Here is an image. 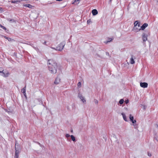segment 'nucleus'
Returning <instances> with one entry per match:
<instances>
[{"label":"nucleus","mask_w":158,"mask_h":158,"mask_svg":"<svg viewBox=\"0 0 158 158\" xmlns=\"http://www.w3.org/2000/svg\"><path fill=\"white\" fill-rule=\"evenodd\" d=\"M48 70L52 74H55L57 72V65L56 62L53 60H49L48 61Z\"/></svg>","instance_id":"nucleus-1"},{"label":"nucleus","mask_w":158,"mask_h":158,"mask_svg":"<svg viewBox=\"0 0 158 158\" xmlns=\"http://www.w3.org/2000/svg\"><path fill=\"white\" fill-rule=\"evenodd\" d=\"M65 44V42L64 41H63L58 45L56 48L53 47H51V48L56 51H61L63 49Z\"/></svg>","instance_id":"nucleus-2"},{"label":"nucleus","mask_w":158,"mask_h":158,"mask_svg":"<svg viewBox=\"0 0 158 158\" xmlns=\"http://www.w3.org/2000/svg\"><path fill=\"white\" fill-rule=\"evenodd\" d=\"M0 75L3 77H7L9 75L10 73L8 71L4 72H3V70L2 71H0Z\"/></svg>","instance_id":"nucleus-3"},{"label":"nucleus","mask_w":158,"mask_h":158,"mask_svg":"<svg viewBox=\"0 0 158 158\" xmlns=\"http://www.w3.org/2000/svg\"><path fill=\"white\" fill-rule=\"evenodd\" d=\"M78 98H80V99L81 100V101L83 103H84L86 102V100L84 97L81 94H80V93H79L78 94Z\"/></svg>","instance_id":"nucleus-4"},{"label":"nucleus","mask_w":158,"mask_h":158,"mask_svg":"<svg viewBox=\"0 0 158 158\" xmlns=\"http://www.w3.org/2000/svg\"><path fill=\"white\" fill-rule=\"evenodd\" d=\"M140 85L141 87L143 88H147L148 86V83L146 82H140Z\"/></svg>","instance_id":"nucleus-5"},{"label":"nucleus","mask_w":158,"mask_h":158,"mask_svg":"<svg viewBox=\"0 0 158 158\" xmlns=\"http://www.w3.org/2000/svg\"><path fill=\"white\" fill-rule=\"evenodd\" d=\"M142 38L143 41H146L147 40V35L145 33L142 34Z\"/></svg>","instance_id":"nucleus-6"},{"label":"nucleus","mask_w":158,"mask_h":158,"mask_svg":"<svg viewBox=\"0 0 158 158\" xmlns=\"http://www.w3.org/2000/svg\"><path fill=\"white\" fill-rule=\"evenodd\" d=\"M60 78L57 77L55 80L54 83L56 84H58L60 83Z\"/></svg>","instance_id":"nucleus-7"},{"label":"nucleus","mask_w":158,"mask_h":158,"mask_svg":"<svg viewBox=\"0 0 158 158\" xmlns=\"http://www.w3.org/2000/svg\"><path fill=\"white\" fill-rule=\"evenodd\" d=\"M134 27H140V23L138 22V21H136L134 23Z\"/></svg>","instance_id":"nucleus-8"},{"label":"nucleus","mask_w":158,"mask_h":158,"mask_svg":"<svg viewBox=\"0 0 158 158\" xmlns=\"http://www.w3.org/2000/svg\"><path fill=\"white\" fill-rule=\"evenodd\" d=\"M92 13L93 15H95L98 14V12L97 10L95 9L92 10Z\"/></svg>","instance_id":"nucleus-9"},{"label":"nucleus","mask_w":158,"mask_h":158,"mask_svg":"<svg viewBox=\"0 0 158 158\" xmlns=\"http://www.w3.org/2000/svg\"><path fill=\"white\" fill-rule=\"evenodd\" d=\"M148 26V24L147 23H145L140 27L141 29L142 30H143L147 27Z\"/></svg>","instance_id":"nucleus-10"},{"label":"nucleus","mask_w":158,"mask_h":158,"mask_svg":"<svg viewBox=\"0 0 158 158\" xmlns=\"http://www.w3.org/2000/svg\"><path fill=\"white\" fill-rule=\"evenodd\" d=\"M23 6L26 7H28L30 8H32L33 7L30 4H24L23 5Z\"/></svg>","instance_id":"nucleus-11"},{"label":"nucleus","mask_w":158,"mask_h":158,"mask_svg":"<svg viewBox=\"0 0 158 158\" xmlns=\"http://www.w3.org/2000/svg\"><path fill=\"white\" fill-rule=\"evenodd\" d=\"M138 27H134V29L135 32H137L139 31V30H141L140 27L139 28Z\"/></svg>","instance_id":"nucleus-12"},{"label":"nucleus","mask_w":158,"mask_h":158,"mask_svg":"<svg viewBox=\"0 0 158 158\" xmlns=\"http://www.w3.org/2000/svg\"><path fill=\"white\" fill-rule=\"evenodd\" d=\"M26 86H25V87L24 88L22 89L21 90L22 92L23 93L24 95L25 96H26Z\"/></svg>","instance_id":"nucleus-13"},{"label":"nucleus","mask_w":158,"mask_h":158,"mask_svg":"<svg viewBox=\"0 0 158 158\" xmlns=\"http://www.w3.org/2000/svg\"><path fill=\"white\" fill-rule=\"evenodd\" d=\"M121 114L123 116V117L124 120L126 121H127V117L125 114L123 113H122Z\"/></svg>","instance_id":"nucleus-14"},{"label":"nucleus","mask_w":158,"mask_h":158,"mask_svg":"<svg viewBox=\"0 0 158 158\" xmlns=\"http://www.w3.org/2000/svg\"><path fill=\"white\" fill-rule=\"evenodd\" d=\"M130 63L131 64H133L135 63V61L134 60L133 56H132L131 58L130 59Z\"/></svg>","instance_id":"nucleus-15"},{"label":"nucleus","mask_w":158,"mask_h":158,"mask_svg":"<svg viewBox=\"0 0 158 158\" xmlns=\"http://www.w3.org/2000/svg\"><path fill=\"white\" fill-rule=\"evenodd\" d=\"M22 0H12L11 1L12 3H15L17 2H20Z\"/></svg>","instance_id":"nucleus-16"},{"label":"nucleus","mask_w":158,"mask_h":158,"mask_svg":"<svg viewBox=\"0 0 158 158\" xmlns=\"http://www.w3.org/2000/svg\"><path fill=\"white\" fill-rule=\"evenodd\" d=\"M70 137L71 138L72 140L73 141H76V139L75 137L73 135H70Z\"/></svg>","instance_id":"nucleus-17"},{"label":"nucleus","mask_w":158,"mask_h":158,"mask_svg":"<svg viewBox=\"0 0 158 158\" xmlns=\"http://www.w3.org/2000/svg\"><path fill=\"white\" fill-rule=\"evenodd\" d=\"M79 2V0H75L74 2H73V4H75V5H77L78 4Z\"/></svg>","instance_id":"nucleus-18"},{"label":"nucleus","mask_w":158,"mask_h":158,"mask_svg":"<svg viewBox=\"0 0 158 158\" xmlns=\"http://www.w3.org/2000/svg\"><path fill=\"white\" fill-rule=\"evenodd\" d=\"M130 119V120L132 122V121L134 119V117L133 116H132L131 114H130V117H129Z\"/></svg>","instance_id":"nucleus-19"},{"label":"nucleus","mask_w":158,"mask_h":158,"mask_svg":"<svg viewBox=\"0 0 158 158\" xmlns=\"http://www.w3.org/2000/svg\"><path fill=\"white\" fill-rule=\"evenodd\" d=\"M124 100L123 99H120L119 101V103L120 104H122L124 102Z\"/></svg>","instance_id":"nucleus-20"},{"label":"nucleus","mask_w":158,"mask_h":158,"mask_svg":"<svg viewBox=\"0 0 158 158\" xmlns=\"http://www.w3.org/2000/svg\"><path fill=\"white\" fill-rule=\"evenodd\" d=\"M16 144H17V143H16H16H15V154H19V151L16 149Z\"/></svg>","instance_id":"nucleus-21"},{"label":"nucleus","mask_w":158,"mask_h":158,"mask_svg":"<svg viewBox=\"0 0 158 158\" xmlns=\"http://www.w3.org/2000/svg\"><path fill=\"white\" fill-rule=\"evenodd\" d=\"M81 83L80 82H79L77 84V86L79 88L81 87Z\"/></svg>","instance_id":"nucleus-22"},{"label":"nucleus","mask_w":158,"mask_h":158,"mask_svg":"<svg viewBox=\"0 0 158 158\" xmlns=\"http://www.w3.org/2000/svg\"><path fill=\"white\" fill-rule=\"evenodd\" d=\"M94 102L95 104H97L98 103V101L96 99H94Z\"/></svg>","instance_id":"nucleus-23"},{"label":"nucleus","mask_w":158,"mask_h":158,"mask_svg":"<svg viewBox=\"0 0 158 158\" xmlns=\"http://www.w3.org/2000/svg\"><path fill=\"white\" fill-rule=\"evenodd\" d=\"M132 123L133 124H134L133 125H134V126H135V125L134 124H135V123H136V121L135 120H133V121H132Z\"/></svg>","instance_id":"nucleus-24"},{"label":"nucleus","mask_w":158,"mask_h":158,"mask_svg":"<svg viewBox=\"0 0 158 158\" xmlns=\"http://www.w3.org/2000/svg\"><path fill=\"white\" fill-rule=\"evenodd\" d=\"M66 137L68 138L70 137V135L69 134H66L65 135Z\"/></svg>","instance_id":"nucleus-25"},{"label":"nucleus","mask_w":158,"mask_h":158,"mask_svg":"<svg viewBox=\"0 0 158 158\" xmlns=\"http://www.w3.org/2000/svg\"><path fill=\"white\" fill-rule=\"evenodd\" d=\"M91 22V20L90 19H89L87 21V23L88 24H89Z\"/></svg>","instance_id":"nucleus-26"},{"label":"nucleus","mask_w":158,"mask_h":158,"mask_svg":"<svg viewBox=\"0 0 158 158\" xmlns=\"http://www.w3.org/2000/svg\"><path fill=\"white\" fill-rule=\"evenodd\" d=\"M15 157L16 158H18L19 157V154H15Z\"/></svg>","instance_id":"nucleus-27"},{"label":"nucleus","mask_w":158,"mask_h":158,"mask_svg":"<svg viewBox=\"0 0 158 158\" xmlns=\"http://www.w3.org/2000/svg\"><path fill=\"white\" fill-rule=\"evenodd\" d=\"M126 104H127L129 102V100L128 99L125 102Z\"/></svg>","instance_id":"nucleus-28"},{"label":"nucleus","mask_w":158,"mask_h":158,"mask_svg":"<svg viewBox=\"0 0 158 158\" xmlns=\"http://www.w3.org/2000/svg\"><path fill=\"white\" fill-rule=\"evenodd\" d=\"M10 22L14 23V22H15V21L14 20L11 19L10 20Z\"/></svg>","instance_id":"nucleus-29"},{"label":"nucleus","mask_w":158,"mask_h":158,"mask_svg":"<svg viewBox=\"0 0 158 158\" xmlns=\"http://www.w3.org/2000/svg\"><path fill=\"white\" fill-rule=\"evenodd\" d=\"M8 40L9 41H12L13 40H12L10 38H9Z\"/></svg>","instance_id":"nucleus-30"},{"label":"nucleus","mask_w":158,"mask_h":158,"mask_svg":"<svg viewBox=\"0 0 158 158\" xmlns=\"http://www.w3.org/2000/svg\"><path fill=\"white\" fill-rule=\"evenodd\" d=\"M148 155L149 156H152L151 154L149 152L148 153Z\"/></svg>","instance_id":"nucleus-31"},{"label":"nucleus","mask_w":158,"mask_h":158,"mask_svg":"<svg viewBox=\"0 0 158 158\" xmlns=\"http://www.w3.org/2000/svg\"><path fill=\"white\" fill-rule=\"evenodd\" d=\"M2 28H3V29H4V30H6V28L5 27L3 26V27H2Z\"/></svg>","instance_id":"nucleus-32"},{"label":"nucleus","mask_w":158,"mask_h":158,"mask_svg":"<svg viewBox=\"0 0 158 158\" xmlns=\"http://www.w3.org/2000/svg\"><path fill=\"white\" fill-rule=\"evenodd\" d=\"M4 38H5V39H7V40H8V38H8L6 36H4Z\"/></svg>","instance_id":"nucleus-33"},{"label":"nucleus","mask_w":158,"mask_h":158,"mask_svg":"<svg viewBox=\"0 0 158 158\" xmlns=\"http://www.w3.org/2000/svg\"><path fill=\"white\" fill-rule=\"evenodd\" d=\"M56 1H62L63 0H56Z\"/></svg>","instance_id":"nucleus-34"},{"label":"nucleus","mask_w":158,"mask_h":158,"mask_svg":"<svg viewBox=\"0 0 158 158\" xmlns=\"http://www.w3.org/2000/svg\"><path fill=\"white\" fill-rule=\"evenodd\" d=\"M111 40H108L107 41V43L108 42H110L111 41Z\"/></svg>","instance_id":"nucleus-35"},{"label":"nucleus","mask_w":158,"mask_h":158,"mask_svg":"<svg viewBox=\"0 0 158 158\" xmlns=\"http://www.w3.org/2000/svg\"><path fill=\"white\" fill-rule=\"evenodd\" d=\"M46 41H44V42L43 43V44H46Z\"/></svg>","instance_id":"nucleus-36"},{"label":"nucleus","mask_w":158,"mask_h":158,"mask_svg":"<svg viewBox=\"0 0 158 158\" xmlns=\"http://www.w3.org/2000/svg\"><path fill=\"white\" fill-rule=\"evenodd\" d=\"M110 0V3L111 2L112 0Z\"/></svg>","instance_id":"nucleus-37"},{"label":"nucleus","mask_w":158,"mask_h":158,"mask_svg":"<svg viewBox=\"0 0 158 158\" xmlns=\"http://www.w3.org/2000/svg\"><path fill=\"white\" fill-rule=\"evenodd\" d=\"M3 27V26L0 24V27Z\"/></svg>","instance_id":"nucleus-38"},{"label":"nucleus","mask_w":158,"mask_h":158,"mask_svg":"<svg viewBox=\"0 0 158 158\" xmlns=\"http://www.w3.org/2000/svg\"><path fill=\"white\" fill-rule=\"evenodd\" d=\"M143 108H144V109H145V107L144 106Z\"/></svg>","instance_id":"nucleus-39"},{"label":"nucleus","mask_w":158,"mask_h":158,"mask_svg":"<svg viewBox=\"0 0 158 158\" xmlns=\"http://www.w3.org/2000/svg\"><path fill=\"white\" fill-rule=\"evenodd\" d=\"M1 68H0V71H1Z\"/></svg>","instance_id":"nucleus-40"},{"label":"nucleus","mask_w":158,"mask_h":158,"mask_svg":"<svg viewBox=\"0 0 158 158\" xmlns=\"http://www.w3.org/2000/svg\"><path fill=\"white\" fill-rule=\"evenodd\" d=\"M1 9H0V10H1Z\"/></svg>","instance_id":"nucleus-41"}]
</instances>
